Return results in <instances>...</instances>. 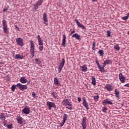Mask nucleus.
Returning a JSON list of instances; mask_svg holds the SVG:
<instances>
[{
  "mask_svg": "<svg viewBox=\"0 0 129 129\" xmlns=\"http://www.w3.org/2000/svg\"><path fill=\"white\" fill-rule=\"evenodd\" d=\"M0 119H1V120H5L6 119V116L5 115V113H2L1 114Z\"/></svg>",
  "mask_w": 129,
  "mask_h": 129,
  "instance_id": "obj_23",
  "label": "nucleus"
},
{
  "mask_svg": "<svg viewBox=\"0 0 129 129\" xmlns=\"http://www.w3.org/2000/svg\"><path fill=\"white\" fill-rule=\"evenodd\" d=\"M105 87L108 91H111L112 90V86L110 85H106Z\"/></svg>",
  "mask_w": 129,
  "mask_h": 129,
  "instance_id": "obj_19",
  "label": "nucleus"
},
{
  "mask_svg": "<svg viewBox=\"0 0 129 129\" xmlns=\"http://www.w3.org/2000/svg\"><path fill=\"white\" fill-rule=\"evenodd\" d=\"M43 19L44 22H45L46 23H48V19H47V15L46 14V13L43 14Z\"/></svg>",
  "mask_w": 129,
  "mask_h": 129,
  "instance_id": "obj_21",
  "label": "nucleus"
},
{
  "mask_svg": "<svg viewBox=\"0 0 129 129\" xmlns=\"http://www.w3.org/2000/svg\"><path fill=\"white\" fill-rule=\"evenodd\" d=\"M73 38H76L77 40H80V35H79L77 33H75V34L73 35Z\"/></svg>",
  "mask_w": 129,
  "mask_h": 129,
  "instance_id": "obj_18",
  "label": "nucleus"
},
{
  "mask_svg": "<svg viewBox=\"0 0 129 129\" xmlns=\"http://www.w3.org/2000/svg\"><path fill=\"white\" fill-rule=\"evenodd\" d=\"M7 127L8 128H9V129L13 128V124H10L9 125H8Z\"/></svg>",
  "mask_w": 129,
  "mask_h": 129,
  "instance_id": "obj_35",
  "label": "nucleus"
},
{
  "mask_svg": "<svg viewBox=\"0 0 129 129\" xmlns=\"http://www.w3.org/2000/svg\"><path fill=\"white\" fill-rule=\"evenodd\" d=\"M115 94L117 98H119V91L117 89H115Z\"/></svg>",
  "mask_w": 129,
  "mask_h": 129,
  "instance_id": "obj_24",
  "label": "nucleus"
},
{
  "mask_svg": "<svg viewBox=\"0 0 129 129\" xmlns=\"http://www.w3.org/2000/svg\"><path fill=\"white\" fill-rule=\"evenodd\" d=\"M63 121H66V120H67V118L68 117V115L66 114H64L63 116Z\"/></svg>",
  "mask_w": 129,
  "mask_h": 129,
  "instance_id": "obj_27",
  "label": "nucleus"
},
{
  "mask_svg": "<svg viewBox=\"0 0 129 129\" xmlns=\"http://www.w3.org/2000/svg\"><path fill=\"white\" fill-rule=\"evenodd\" d=\"M93 50H95V42H93V47H92Z\"/></svg>",
  "mask_w": 129,
  "mask_h": 129,
  "instance_id": "obj_39",
  "label": "nucleus"
},
{
  "mask_svg": "<svg viewBox=\"0 0 129 129\" xmlns=\"http://www.w3.org/2000/svg\"><path fill=\"white\" fill-rule=\"evenodd\" d=\"M107 37H110V32L109 31H107Z\"/></svg>",
  "mask_w": 129,
  "mask_h": 129,
  "instance_id": "obj_42",
  "label": "nucleus"
},
{
  "mask_svg": "<svg viewBox=\"0 0 129 129\" xmlns=\"http://www.w3.org/2000/svg\"><path fill=\"white\" fill-rule=\"evenodd\" d=\"M112 63V60L107 59L104 61L103 64H104V65H107L108 64H111Z\"/></svg>",
  "mask_w": 129,
  "mask_h": 129,
  "instance_id": "obj_20",
  "label": "nucleus"
},
{
  "mask_svg": "<svg viewBox=\"0 0 129 129\" xmlns=\"http://www.w3.org/2000/svg\"><path fill=\"white\" fill-rule=\"evenodd\" d=\"M30 54L32 56V58H34L35 56V44H34V42L32 40L30 41Z\"/></svg>",
  "mask_w": 129,
  "mask_h": 129,
  "instance_id": "obj_1",
  "label": "nucleus"
},
{
  "mask_svg": "<svg viewBox=\"0 0 129 129\" xmlns=\"http://www.w3.org/2000/svg\"><path fill=\"white\" fill-rule=\"evenodd\" d=\"M34 8H33V10H35V11H37V10H38V8H39V7L38 6V5H36V4H35L34 5Z\"/></svg>",
  "mask_w": 129,
  "mask_h": 129,
  "instance_id": "obj_32",
  "label": "nucleus"
},
{
  "mask_svg": "<svg viewBox=\"0 0 129 129\" xmlns=\"http://www.w3.org/2000/svg\"><path fill=\"white\" fill-rule=\"evenodd\" d=\"M112 104V102L109 101L108 99H105L103 102V105L105 106V105H106V104Z\"/></svg>",
  "mask_w": 129,
  "mask_h": 129,
  "instance_id": "obj_10",
  "label": "nucleus"
},
{
  "mask_svg": "<svg viewBox=\"0 0 129 129\" xmlns=\"http://www.w3.org/2000/svg\"><path fill=\"white\" fill-rule=\"evenodd\" d=\"M7 11H8V8H5L3 10V12H7Z\"/></svg>",
  "mask_w": 129,
  "mask_h": 129,
  "instance_id": "obj_49",
  "label": "nucleus"
},
{
  "mask_svg": "<svg viewBox=\"0 0 129 129\" xmlns=\"http://www.w3.org/2000/svg\"><path fill=\"white\" fill-rule=\"evenodd\" d=\"M15 27L16 29H17L18 31H20V28L18 26H17V25H15Z\"/></svg>",
  "mask_w": 129,
  "mask_h": 129,
  "instance_id": "obj_50",
  "label": "nucleus"
},
{
  "mask_svg": "<svg viewBox=\"0 0 129 129\" xmlns=\"http://www.w3.org/2000/svg\"><path fill=\"white\" fill-rule=\"evenodd\" d=\"M32 96H33V97H34V98H36V93L33 92L32 93Z\"/></svg>",
  "mask_w": 129,
  "mask_h": 129,
  "instance_id": "obj_43",
  "label": "nucleus"
},
{
  "mask_svg": "<svg viewBox=\"0 0 129 129\" xmlns=\"http://www.w3.org/2000/svg\"><path fill=\"white\" fill-rule=\"evenodd\" d=\"M46 105L48 106V109L51 110L52 107H56V105H55V103L51 102L49 101L47 102Z\"/></svg>",
  "mask_w": 129,
  "mask_h": 129,
  "instance_id": "obj_6",
  "label": "nucleus"
},
{
  "mask_svg": "<svg viewBox=\"0 0 129 129\" xmlns=\"http://www.w3.org/2000/svg\"><path fill=\"white\" fill-rule=\"evenodd\" d=\"M83 104L87 109H89V107H88V103H87V102L86 101V99H85V98H83Z\"/></svg>",
  "mask_w": 129,
  "mask_h": 129,
  "instance_id": "obj_14",
  "label": "nucleus"
},
{
  "mask_svg": "<svg viewBox=\"0 0 129 129\" xmlns=\"http://www.w3.org/2000/svg\"><path fill=\"white\" fill-rule=\"evenodd\" d=\"M92 84H93V85H95L96 84V80L94 77H92Z\"/></svg>",
  "mask_w": 129,
  "mask_h": 129,
  "instance_id": "obj_25",
  "label": "nucleus"
},
{
  "mask_svg": "<svg viewBox=\"0 0 129 129\" xmlns=\"http://www.w3.org/2000/svg\"><path fill=\"white\" fill-rule=\"evenodd\" d=\"M51 94L54 98H56V97H57V94L55 92H52L51 93Z\"/></svg>",
  "mask_w": 129,
  "mask_h": 129,
  "instance_id": "obj_31",
  "label": "nucleus"
},
{
  "mask_svg": "<svg viewBox=\"0 0 129 129\" xmlns=\"http://www.w3.org/2000/svg\"><path fill=\"white\" fill-rule=\"evenodd\" d=\"M18 123H19V124H22L23 123V118L21 116H17L16 118Z\"/></svg>",
  "mask_w": 129,
  "mask_h": 129,
  "instance_id": "obj_16",
  "label": "nucleus"
},
{
  "mask_svg": "<svg viewBox=\"0 0 129 129\" xmlns=\"http://www.w3.org/2000/svg\"><path fill=\"white\" fill-rule=\"evenodd\" d=\"M22 112L23 113H24V114H29V113H30V108H25L22 110Z\"/></svg>",
  "mask_w": 129,
  "mask_h": 129,
  "instance_id": "obj_12",
  "label": "nucleus"
},
{
  "mask_svg": "<svg viewBox=\"0 0 129 129\" xmlns=\"http://www.w3.org/2000/svg\"><path fill=\"white\" fill-rule=\"evenodd\" d=\"M54 83L55 85H56L57 86H58V85L60 84V82H59L58 78L56 77L54 78Z\"/></svg>",
  "mask_w": 129,
  "mask_h": 129,
  "instance_id": "obj_17",
  "label": "nucleus"
},
{
  "mask_svg": "<svg viewBox=\"0 0 129 129\" xmlns=\"http://www.w3.org/2000/svg\"><path fill=\"white\" fill-rule=\"evenodd\" d=\"M98 67L99 69H100V68H101V67L100 66V64H98Z\"/></svg>",
  "mask_w": 129,
  "mask_h": 129,
  "instance_id": "obj_52",
  "label": "nucleus"
},
{
  "mask_svg": "<svg viewBox=\"0 0 129 129\" xmlns=\"http://www.w3.org/2000/svg\"><path fill=\"white\" fill-rule=\"evenodd\" d=\"M42 3L43 1L42 0H39L38 2H36V5H37L38 6H41Z\"/></svg>",
  "mask_w": 129,
  "mask_h": 129,
  "instance_id": "obj_29",
  "label": "nucleus"
},
{
  "mask_svg": "<svg viewBox=\"0 0 129 129\" xmlns=\"http://www.w3.org/2000/svg\"><path fill=\"white\" fill-rule=\"evenodd\" d=\"M97 0H93V2H97Z\"/></svg>",
  "mask_w": 129,
  "mask_h": 129,
  "instance_id": "obj_55",
  "label": "nucleus"
},
{
  "mask_svg": "<svg viewBox=\"0 0 129 129\" xmlns=\"http://www.w3.org/2000/svg\"><path fill=\"white\" fill-rule=\"evenodd\" d=\"M78 100L79 102H80V101H81V98L79 97L78 98Z\"/></svg>",
  "mask_w": 129,
  "mask_h": 129,
  "instance_id": "obj_47",
  "label": "nucleus"
},
{
  "mask_svg": "<svg viewBox=\"0 0 129 129\" xmlns=\"http://www.w3.org/2000/svg\"><path fill=\"white\" fill-rule=\"evenodd\" d=\"M74 33H75V31L73 30L72 31L71 35H72V34H74Z\"/></svg>",
  "mask_w": 129,
  "mask_h": 129,
  "instance_id": "obj_51",
  "label": "nucleus"
},
{
  "mask_svg": "<svg viewBox=\"0 0 129 129\" xmlns=\"http://www.w3.org/2000/svg\"><path fill=\"white\" fill-rule=\"evenodd\" d=\"M114 48L117 50V51H118V50H119L120 49V48L119 47V46H118V45H116L115 46H114Z\"/></svg>",
  "mask_w": 129,
  "mask_h": 129,
  "instance_id": "obj_33",
  "label": "nucleus"
},
{
  "mask_svg": "<svg viewBox=\"0 0 129 129\" xmlns=\"http://www.w3.org/2000/svg\"><path fill=\"white\" fill-rule=\"evenodd\" d=\"M62 103L63 104L66 106L69 105V106H72V104H71V103H70V102L68 101V99L63 100V101H62Z\"/></svg>",
  "mask_w": 129,
  "mask_h": 129,
  "instance_id": "obj_11",
  "label": "nucleus"
},
{
  "mask_svg": "<svg viewBox=\"0 0 129 129\" xmlns=\"http://www.w3.org/2000/svg\"><path fill=\"white\" fill-rule=\"evenodd\" d=\"M107 110V108L106 107H104L102 109L103 112H105Z\"/></svg>",
  "mask_w": 129,
  "mask_h": 129,
  "instance_id": "obj_38",
  "label": "nucleus"
},
{
  "mask_svg": "<svg viewBox=\"0 0 129 129\" xmlns=\"http://www.w3.org/2000/svg\"><path fill=\"white\" fill-rule=\"evenodd\" d=\"M20 82L23 84L27 83V79L25 77H22L20 79Z\"/></svg>",
  "mask_w": 129,
  "mask_h": 129,
  "instance_id": "obj_22",
  "label": "nucleus"
},
{
  "mask_svg": "<svg viewBox=\"0 0 129 129\" xmlns=\"http://www.w3.org/2000/svg\"><path fill=\"white\" fill-rule=\"evenodd\" d=\"M16 87H17V85H12V88H11L12 90L13 91H15V89H16Z\"/></svg>",
  "mask_w": 129,
  "mask_h": 129,
  "instance_id": "obj_30",
  "label": "nucleus"
},
{
  "mask_svg": "<svg viewBox=\"0 0 129 129\" xmlns=\"http://www.w3.org/2000/svg\"><path fill=\"white\" fill-rule=\"evenodd\" d=\"M99 53L100 56H103V51L102 50H100L99 51Z\"/></svg>",
  "mask_w": 129,
  "mask_h": 129,
  "instance_id": "obj_34",
  "label": "nucleus"
},
{
  "mask_svg": "<svg viewBox=\"0 0 129 129\" xmlns=\"http://www.w3.org/2000/svg\"><path fill=\"white\" fill-rule=\"evenodd\" d=\"M99 98V96H94V99H95V100H98V98Z\"/></svg>",
  "mask_w": 129,
  "mask_h": 129,
  "instance_id": "obj_40",
  "label": "nucleus"
},
{
  "mask_svg": "<svg viewBox=\"0 0 129 129\" xmlns=\"http://www.w3.org/2000/svg\"><path fill=\"white\" fill-rule=\"evenodd\" d=\"M127 19H128V16H124V17H122V20H123L124 21H126V20H127Z\"/></svg>",
  "mask_w": 129,
  "mask_h": 129,
  "instance_id": "obj_36",
  "label": "nucleus"
},
{
  "mask_svg": "<svg viewBox=\"0 0 129 129\" xmlns=\"http://www.w3.org/2000/svg\"><path fill=\"white\" fill-rule=\"evenodd\" d=\"M62 46L63 47H66V35L63 34L62 36Z\"/></svg>",
  "mask_w": 129,
  "mask_h": 129,
  "instance_id": "obj_9",
  "label": "nucleus"
},
{
  "mask_svg": "<svg viewBox=\"0 0 129 129\" xmlns=\"http://www.w3.org/2000/svg\"><path fill=\"white\" fill-rule=\"evenodd\" d=\"M126 17H128H128H129V13H127V14Z\"/></svg>",
  "mask_w": 129,
  "mask_h": 129,
  "instance_id": "obj_54",
  "label": "nucleus"
},
{
  "mask_svg": "<svg viewBox=\"0 0 129 129\" xmlns=\"http://www.w3.org/2000/svg\"><path fill=\"white\" fill-rule=\"evenodd\" d=\"M37 40L38 42V44L40 46H43V40H42V38L40 37V35L37 36Z\"/></svg>",
  "mask_w": 129,
  "mask_h": 129,
  "instance_id": "obj_15",
  "label": "nucleus"
},
{
  "mask_svg": "<svg viewBox=\"0 0 129 129\" xmlns=\"http://www.w3.org/2000/svg\"><path fill=\"white\" fill-rule=\"evenodd\" d=\"M64 123H65V121L63 120V121L60 123V126H63V125H64Z\"/></svg>",
  "mask_w": 129,
  "mask_h": 129,
  "instance_id": "obj_44",
  "label": "nucleus"
},
{
  "mask_svg": "<svg viewBox=\"0 0 129 129\" xmlns=\"http://www.w3.org/2000/svg\"><path fill=\"white\" fill-rule=\"evenodd\" d=\"M96 64L98 66V65H99V62H98V61H96Z\"/></svg>",
  "mask_w": 129,
  "mask_h": 129,
  "instance_id": "obj_53",
  "label": "nucleus"
},
{
  "mask_svg": "<svg viewBox=\"0 0 129 129\" xmlns=\"http://www.w3.org/2000/svg\"><path fill=\"white\" fill-rule=\"evenodd\" d=\"M67 108H68V109H72V106H68L67 107Z\"/></svg>",
  "mask_w": 129,
  "mask_h": 129,
  "instance_id": "obj_45",
  "label": "nucleus"
},
{
  "mask_svg": "<svg viewBox=\"0 0 129 129\" xmlns=\"http://www.w3.org/2000/svg\"><path fill=\"white\" fill-rule=\"evenodd\" d=\"M75 21V22H76V24L80 28H81L83 30H85V27H84L83 25L81 24L80 22L78 21V20L76 19Z\"/></svg>",
  "mask_w": 129,
  "mask_h": 129,
  "instance_id": "obj_13",
  "label": "nucleus"
},
{
  "mask_svg": "<svg viewBox=\"0 0 129 129\" xmlns=\"http://www.w3.org/2000/svg\"><path fill=\"white\" fill-rule=\"evenodd\" d=\"M124 86H125L126 87H129V83L125 84V85H124Z\"/></svg>",
  "mask_w": 129,
  "mask_h": 129,
  "instance_id": "obj_48",
  "label": "nucleus"
},
{
  "mask_svg": "<svg viewBox=\"0 0 129 129\" xmlns=\"http://www.w3.org/2000/svg\"><path fill=\"white\" fill-rule=\"evenodd\" d=\"M17 87L20 88V90H26L28 88L27 85H22L21 83H18L17 84Z\"/></svg>",
  "mask_w": 129,
  "mask_h": 129,
  "instance_id": "obj_4",
  "label": "nucleus"
},
{
  "mask_svg": "<svg viewBox=\"0 0 129 129\" xmlns=\"http://www.w3.org/2000/svg\"><path fill=\"white\" fill-rule=\"evenodd\" d=\"M16 40L17 44H18L19 46H21V47H23V46H24V41L22 38H17Z\"/></svg>",
  "mask_w": 129,
  "mask_h": 129,
  "instance_id": "obj_5",
  "label": "nucleus"
},
{
  "mask_svg": "<svg viewBox=\"0 0 129 129\" xmlns=\"http://www.w3.org/2000/svg\"><path fill=\"white\" fill-rule=\"evenodd\" d=\"M82 71H84V72H86L87 71V68L85 66H83L82 67Z\"/></svg>",
  "mask_w": 129,
  "mask_h": 129,
  "instance_id": "obj_28",
  "label": "nucleus"
},
{
  "mask_svg": "<svg viewBox=\"0 0 129 129\" xmlns=\"http://www.w3.org/2000/svg\"><path fill=\"white\" fill-rule=\"evenodd\" d=\"M15 59H23L24 57L20 54H16L15 57Z\"/></svg>",
  "mask_w": 129,
  "mask_h": 129,
  "instance_id": "obj_26",
  "label": "nucleus"
},
{
  "mask_svg": "<svg viewBox=\"0 0 129 129\" xmlns=\"http://www.w3.org/2000/svg\"><path fill=\"white\" fill-rule=\"evenodd\" d=\"M35 62L37 63V64H40L41 63V62L39 59H38V58L35 59Z\"/></svg>",
  "mask_w": 129,
  "mask_h": 129,
  "instance_id": "obj_37",
  "label": "nucleus"
},
{
  "mask_svg": "<svg viewBox=\"0 0 129 129\" xmlns=\"http://www.w3.org/2000/svg\"><path fill=\"white\" fill-rule=\"evenodd\" d=\"M65 64V59H61V62L59 64L57 69H58V73H60L62 71V69L64 67V64Z\"/></svg>",
  "mask_w": 129,
  "mask_h": 129,
  "instance_id": "obj_3",
  "label": "nucleus"
},
{
  "mask_svg": "<svg viewBox=\"0 0 129 129\" xmlns=\"http://www.w3.org/2000/svg\"><path fill=\"white\" fill-rule=\"evenodd\" d=\"M119 79L122 83H124V82H125V77H123L122 73L119 74Z\"/></svg>",
  "mask_w": 129,
  "mask_h": 129,
  "instance_id": "obj_7",
  "label": "nucleus"
},
{
  "mask_svg": "<svg viewBox=\"0 0 129 129\" xmlns=\"http://www.w3.org/2000/svg\"><path fill=\"white\" fill-rule=\"evenodd\" d=\"M104 70V69L103 68V67H101V68L100 69V71H101V72H102V71H103Z\"/></svg>",
  "mask_w": 129,
  "mask_h": 129,
  "instance_id": "obj_46",
  "label": "nucleus"
},
{
  "mask_svg": "<svg viewBox=\"0 0 129 129\" xmlns=\"http://www.w3.org/2000/svg\"><path fill=\"white\" fill-rule=\"evenodd\" d=\"M3 30L5 34H8L9 31L8 30V25H7V21L6 20L3 21Z\"/></svg>",
  "mask_w": 129,
  "mask_h": 129,
  "instance_id": "obj_2",
  "label": "nucleus"
},
{
  "mask_svg": "<svg viewBox=\"0 0 129 129\" xmlns=\"http://www.w3.org/2000/svg\"><path fill=\"white\" fill-rule=\"evenodd\" d=\"M86 120H87V118L85 117H84L83 118V121H82V125L83 126V129L86 128Z\"/></svg>",
  "mask_w": 129,
  "mask_h": 129,
  "instance_id": "obj_8",
  "label": "nucleus"
},
{
  "mask_svg": "<svg viewBox=\"0 0 129 129\" xmlns=\"http://www.w3.org/2000/svg\"><path fill=\"white\" fill-rule=\"evenodd\" d=\"M45 25H48V24L46 23Z\"/></svg>",
  "mask_w": 129,
  "mask_h": 129,
  "instance_id": "obj_56",
  "label": "nucleus"
},
{
  "mask_svg": "<svg viewBox=\"0 0 129 129\" xmlns=\"http://www.w3.org/2000/svg\"><path fill=\"white\" fill-rule=\"evenodd\" d=\"M39 49L40 51H42L43 49V45H41L40 46H39Z\"/></svg>",
  "mask_w": 129,
  "mask_h": 129,
  "instance_id": "obj_41",
  "label": "nucleus"
}]
</instances>
